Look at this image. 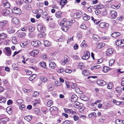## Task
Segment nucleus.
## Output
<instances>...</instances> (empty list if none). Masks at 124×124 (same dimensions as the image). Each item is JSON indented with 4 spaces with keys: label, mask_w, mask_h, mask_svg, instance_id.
Returning <instances> with one entry per match:
<instances>
[{
    "label": "nucleus",
    "mask_w": 124,
    "mask_h": 124,
    "mask_svg": "<svg viewBox=\"0 0 124 124\" xmlns=\"http://www.w3.org/2000/svg\"><path fill=\"white\" fill-rule=\"evenodd\" d=\"M47 15V12H44L42 14V16L43 18H45Z\"/></svg>",
    "instance_id": "nucleus-53"
},
{
    "label": "nucleus",
    "mask_w": 124,
    "mask_h": 124,
    "mask_svg": "<svg viewBox=\"0 0 124 124\" xmlns=\"http://www.w3.org/2000/svg\"><path fill=\"white\" fill-rule=\"evenodd\" d=\"M5 49L6 50L7 55L8 56H10L11 54L10 49L9 47H6Z\"/></svg>",
    "instance_id": "nucleus-12"
},
{
    "label": "nucleus",
    "mask_w": 124,
    "mask_h": 124,
    "mask_svg": "<svg viewBox=\"0 0 124 124\" xmlns=\"http://www.w3.org/2000/svg\"><path fill=\"white\" fill-rule=\"evenodd\" d=\"M74 105L75 108H79V111H81L80 110L81 109H82L81 110L82 111H83V107H81V106H83L82 103H80L78 101H76L74 103Z\"/></svg>",
    "instance_id": "nucleus-1"
},
{
    "label": "nucleus",
    "mask_w": 124,
    "mask_h": 124,
    "mask_svg": "<svg viewBox=\"0 0 124 124\" xmlns=\"http://www.w3.org/2000/svg\"><path fill=\"white\" fill-rule=\"evenodd\" d=\"M37 29L38 31L41 32H44L46 30L45 28L43 25L41 24H39L37 27Z\"/></svg>",
    "instance_id": "nucleus-2"
},
{
    "label": "nucleus",
    "mask_w": 124,
    "mask_h": 124,
    "mask_svg": "<svg viewBox=\"0 0 124 124\" xmlns=\"http://www.w3.org/2000/svg\"><path fill=\"white\" fill-rule=\"evenodd\" d=\"M3 3L4 7L6 8H8L10 7L9 3L7 1L5 2V3Z\"/></svg>",
    "instance_id": "nucleus-32"
},
{
    "label": "nucleus",
    "mask_w": 124,
    "mask_h": 124,
    "mask_svg": "<svg viewBox=\"0 0 124 124\" xmlns=\"http://www.w3.org/2000/svg\"><path fill=\"white\" fill-rule=\"evenodd\" d=\"M109 68L107 66H105L103 67V70L105 72H106L107 71L109 70Z\"/></svg>",
    "instance_id": "nucleus-45"
},
{
    "label": "nucleus",
    "mask_w": 124,
    "mask_h": 124,
    "mask_svg": "<svg viewBox=\"0 0 124 124\" xmlns=\"http://www.w3.org/2000/svg\"><path fill=\"white\" fill-rule=\"evenodd\" d=\"M28 27L29 31L30 32H33L34 30V28L31 26H28Z\"/></svg>",
    "instance_id": "nucleus-43"
},
{
    "label": "nucleus",
    "mask_w": 124,
    "mask_h": 124,
    "mask_svg": "<svg viewBox=\"0 0 124 124\" xmlns=\"http://www.w3.org/2000/svg\"><path fill=\"white\" fill-rule=\"evenodd\" d=\"M32 45L34 46H37L40 45L41 44L40 42L38 40L36 41H33L31 43Z\"/></svg>",
    "instance_id": "nucleus-8"
},
{
    "label": "nucleus",
    "mask_w": 124,
    "mask_h": 124,
    "mask_svg": "<svg viewBox=\"0 0 124 124\" xmlns=\"http://www.w3.org/2000/svg\"><path fill=\"white\" fill-rule=\"evenodd\" d=\"M25 71L26 72L27 74V75H30L32 73L29 70H25Z\"/></svg>",
    "instance_id": "nucleus-54"
},
{
    "label": "nucleus",
    "mask_w": 124,
    "mask_h": 124,
    "mask_svg": "<svg viewBox=\"0 0 124 124\" xmlns=\"http://www.w3.org/2000/svg\"><path fill=\"white\" fill-rule=\"evenodd\" d=\"M77 37L79 40H80L82 37L81 35L79 33H78L77 34Z\"/></svg>",
    "instance_id": "nucleus-55"
},
{
    "label": "nucleus",
    "mask_w": 124,
    "mask_h": 124,
    "mask_svg": "<svg viewBox=\"0 0 124 124\" xmlns=\"http://www.w3.org/2000/svg\"><path fill=\"white\" fill-rule=\"evenodd\" d=\"M28 29V26L24 27L22 28L21 30L22 31H26Z\"/></svg>",
    "instance_id": "nucleus-61"
},
{
    "label": "nucleus",
    "mask_w": 124,
    "mask_h": 124,
    "mask_svg": "<svg viewBox=\"0 0 124 124\" xmlns=\"http://www.w3.org/2000/svg\"><path fill=\"white\" fill-rule=\"evenodd\" d=\"M38 53V51L37 50H34L30 53V55L32 56H36Z\"/></svg>",
    "instance_id": "nucleus-10"
},
{
    "label": "nucleus",
    "mask_w": 124,
    "mask_h": 124,
    "mask_svg": "<svg viewBox=\"0 0 124 124\" xmlns=\"http://www.w3.org/2000/svg\"><path fill=\"white\" fill-rule=\"evenodd\" d=\"M7 23V21H3L0 22V26L1 27L5 26Z\"/></svg>",
    "instance_id": "nucleus-21"
},
{
    "label": "nucleus",
    "mask_w": 124,
    "mask_h": 124,
    "mask_svg": "<svg viewBox=\"0 0 124 124\" xmlns=\"http://www.w3.org/2000/svg\"><path fill=\"white\" fill-rule=\"evenodd\" d=\"M36 75L35 74H33L31 75L29 78V80L31 81L33 80L36 77Z\"/></svg>",
    "instance_id": "nucleus-42"
},
{
    "label": "nucleus",
    "mask_w": 124,
    "mask_h": 124,
    "mask_svg": "<svg viewBox=\"0 0 124 124\" xmlns=\"http://www.w3.org/2000/svg\"><path fill=\"white\" fill-rule=\"evenodd\" d=\"M66 19L64 18L61 22L60 24V26H63V25H66Z\"/></svg>",
    "instance_id": "nucleus-29"
},
{
    "label": "nucleus",
    "mask_w": 124,
    "mask_h": 124,
    "mask_svg": "<svg viewBox=\"0 0 124 124\" xmlns=\"http://www.w3.org/2000/svg\"><path fill=\"white\" fill-rule=\"evenodd\" d=\"M49 65L50 68L52 69H54L56 65L54 62H52L50 63Z\"/></svg>",
    "instance_id": "nucleus-23"
},
{
    "label": "nucleus",
    "mask_w": 124,
    "mask_h": 124,
    "mask_svg": "<svg viewBox=\"0 0 124 124\" xmlns=\"http://www.w3.org/2000/svg\"><path fill=\"white\" fill-rule=\"evenodd\" d=\"M70 123V121L68 120H66L64 122V124H69Z\"/></svg>",
    "instance_id": "nucleus-64"
},
{
    "label": "nucleus",
    "mask_w": 124,
    "mask_h": 124,
    "mask_svg": "<svg viewBox=\"0 0 124 124\" xmlns=\"http://www.w3.org/2000/svg\"><path fill=\"white\" fill-rule=\"evenodd\" d=\"M82 12L80 11L77 12L75 14H73V15L75 18H80L81 16Z\"/></svg>",
    "instance_id": "nucleus-6"
},
{
    "label": "nucleus",
    "mask_w": 124,
    "mask_h": 124,
    "mask_svg": "<svg viewBox=\"0 0 124 124\" xmlns=\"http://www.w3.org/2000/svg\"><path fill=\"white\" fill-rule=\"evenodd\" d=\"M65 72L66 73H70L71 72L72 70H70L67 69L65 70Z\"/></svg>",
    "instance_id": "nucleus-58"
},
{
    "label": "nucleus",
    "mask_w": 124,
    "mask_h": 124,
    "mask_svg": "<svg viewBox=\"0 0 124 124\" xmlns=\"http://www.w3.org/2000/svg\"><path fill=\"white\" fill-rule=\"evenodd\" d=\"M12 22L13 23L16 24H18L19 23V21L17 18L14 17L13 18L12 20Z\"/></svg>",
    "instance_id": "nucleus-15"
},
{
    "label": "nucleus",
    "mask_w": 124,
    "mask_h": 124,
    "mask_svg": "<svg viewBox=\"0 0 124 124\" xmlns=\"http://www.w3.org/2000/svg\"><path fill=\"white\" fill-rule=\"evenodd\" d=\"M9 10L6 9H3L2 11V13L3 15L4 16H6L8 14Z\"/></svg>",
    "instance_id": "nucleus-38"
},
{
    "label": "nucleus",
    "mask_w": 124,
    "mask_h": 124,
    "mask_svg": "<svg viewBox=\"0 0 124 124\" xmlns=\"http://www.w3.org/2000/svg\"><path fill=\"white\" fill-rule=\"evenodd\" d=\"M99 26L100 28H107L109 27V24L105 23H99Z\"/></svg>",
    "instance_id": "nucleus-7"
},
{
    "label": "nucleus",
    "mask_w": 124,
    "mask_h": 124,
    "mask_svg": "<svg viewBox=\"0 0 124 124\" xmlns=\"http://www.w3.org/2000/svg\"><path fill=\"white\" fill-rule=\"evenodd\" d=\"M20 45L21 47H25L27 45V43L26 42L21 43Z\"/></svg>",
    "instance_id": "nucleus-47"
},
{
    "label": "nucleus",
    "mask_w": 124,
    "mask_h": 124,
    "mask_svg": "<svg viewBox=\"0 0 124 124\" xmlns=\"http://www.w3.org/2000/svg\"><path fill=\"white\" fill-rule=\"evenodd\" d=\"M1 120L3 123L7 122L8 121V118H5L1 119Z\"/></svg>",
    "instance_id": "nucleus-52"
},
{
    "label": "nucleus",
    "mask_w": 124,
    "mask_h": 124,
    "mask_svg": "<svg viewBox=\"0 0 124 124\" xmlns=\"http://www.w3.org/2000/svg\"><path fill=\"white\" fill-rule=\"evenodd\" d=\"M12 12L13 13L18 14L21 13V10L17 7H15L12 10Z\"/></svg>",
    "instance_id": "nucleus-5"
},
{
    "label": "nucleus",
    "mask_w": 124,
    "mask_h": 124,
    "mask_svg": "<svg viewBox=\"0 0 124 124\" xmlns=\"http://www.w3.org/2000/svg\"><path fill=\"white\" fill-rule=\"evenodd\" d=\"M64 110L65 113H71L72 111V110L71 109L67 108H65Z\"/></svg>",
    "instance_id": "nucleus-39"
},
{
    "label": "nucleus",
    "mask_w": 124,
    "mask_h": 124,
    "mask_svg": "<svg viewBox=\"0 0 124 124\" xmlns=\"http://www.w3.org/2000/svg\"><path fill=\"white\" fill-rule=\"evenodd\" d=\"M26 34L24 32H20L18 33V35L20 38H22L25 36Z\"/></svg>",
    "instance_id": "nucleus-34"
},
{
    "label": "nucleus",
    "mask_w": 124,
    "mask_h": 124,
    "mask_svg": "<svg viewBox=\"0 0 124 124\" xmlns=\"http://www.w3.org/2000/svg\"><path fill=\"white\" fill-rule=\"evenodd\" d=\"M113 51V49L112 48L108 49L106 51V54L108 56H110L112 54Z\"/></svg>",
    "instance_id": "nucleus-11"
},
{
    "label": "nucleus",
    "mask_w": 124,
    "mask_h": 124,
    "mask_svg": "<svg viewBox=\"0 0 124 124\" xmlns=\"http://www.w3.org/2000/svg\"><path fill=\"white\" fill-rule=\"evenodd\" d=\"M44 44L45 46H48L51 45V43L48 40H46L44 41Z\"/></svg>",
    "instance_id": "nucleus-27"
},
{
    "label": "nucleus",
    "mask_w": 124,
    "mask_h": 124,
    "mask_svg": "<svg viewBox=\"0 0 124 124\" xmlns=\"http://www.w3.org/2000/svg\"><path fill=\"white\" fill-rule=\"evenodd\" d=\"M45 36V35H44V34H39L38 35V36L40 38H41L42 37H44Z\"/></svg>",
    "instance_id": "nucleus-63"
},
{
    "label": "nucleus",
    "mask_w": 124,
    "mask_h": 124,
    "mask_svg": "<svg viewBox=\"0 0 124 124\" xmlns=\"http://www.w3.org/2000/svg\"><path fill=\"white\" fill-rule=\"evenodd\" d=\"M53 101L51 100H49L47 102V106L48 107H50L51 105H53Z\"/></svg>",
    "instance_id": "nucleus-41"
},
{
    "label": "nucleus",
    "mask_w": 124,
    "mask_h": 124,
    "mask_svg": "<svg viewBox=\"0 0 124 124\" xmlns=\"http://www.w3.org/2000/svg\"><path fill=\"white\" fill-rule=\"evenodd\" d=\"M85 54L82 56V58L84 60L88 59L90 57V53L88 51H85L84 52Z\"/></svg>",
    "instance_id": "nucleus-3"
},
{
    "label": "nucleus",
    "mask_w": 124,
    "mask_h": 124,
    "mask_svg": "<svg viewBox=\"0 0 124 124\" xmlns=\"http://www.w3.org/2000/svg\"><path fill=\"white\" fill-rule=\"evenodd\" d=\"M6 99L5 98L0 97V102L4 103L6 101Z\"/></svg>",
    "instance_id": "nucleus-49"
},
{
    "label": "nucleus",
    "mask_w": 124,
    "mask_h": 124,
    "mask_svg": "<svg viewBox=\"0 0 124 124\" xmlns=\"http://www.w3.org/2000/svg\"><path fill=\"white\" fill-rule=\"evenodd\" d=\"M115 62V60L114 59H112L110 60L109 61V66H111L114 64Z\"/></svg>",
    "instance_id": "nucleus-50"
},
{
    "label": "nucleus",
    "mask_w": 124,
    "mask_h": 124,
    "mask_svg": "<svg viewBox=\"0 0 124 124\" xmlns=\"http://www.w3.org/2000/svg\"><path fill=\"white\" fill-rule=\"evenodd\" d=\"M113 86V83H110L108 85L107 88L109 89H111Z\"/></svg>",
    "instance_id": "nucleus-48"
},
{
    "label": "nucleus",
    "mask_w": 124,
    "mask_h": 124,
    "mask_svg": "<svg viewBox=\"0 0 124 124\" xmlns=\"http://www.w3.org/2000/svg\"><path fill=\"white\" fill-rule=\"evenodd\" d=\"M40 80L44 83H45L47 81V78L45 77H40Z\"/></svg>",
    "instance_id": "nucleus-28"
},
{
    "label": "nucleus",
    "mask_w": 124,
    "mask_h": 124,
    "mask_svg": "<svg viewBox=\"0 0 124 124\" xmlns=\"http://www.w3.org/2000/svg\"><path fill=\"white\" fill-rule=\"evenodd\" d=\"M48 89L50 91H52L54 90V86L53 84H49L48 86Z\"/></svg>",
    "instance_id": "nucleus-22"
},
{
    "label": "nucleus",
    "mask_w": 124,
    "mask_h": 124,
    "mask_svg": "<svg viewBox=\"0 0 124 124\" xmlns=\"http://www.w3.org/2000/svg\"><path fill=\"white\" fill-rule=\"evenodd\" d=\"M95 14L97 15H98L100 14L101 13L100 11L99 10H96L95 11Z\"/></svg>",
    "instance_id": "nucleus-60"
},
{
    "label": "nucleus",
    "mask_w": 124,
    "mask_h": 124,
    "mask_svg": "<svg viewBox=\"0 0 124 124\" xmlns=\"http://www.w3.org/2000/svg\"><path fill=\"white\" fill-rule=\"evenodd\" d=\"M115 89L116 92L118 93H120L122 91V88L120 87H117L115 88Z\"/></svg>",
    "instance_id": "nucleus-20"
},
{
    "label": "nucleus",
    "mask_w": 124,
    "mask_h": 124,
    "mask_svg": "<svg viewBox=\"0 0 124 124\" xmlns=\"http://www.w3.org/2000/svg\"><path fill=\"white\" fill-rule=\"evenodd\" d=\"M7 111L8 113L9 114H11L12 113L11 108L10 107H8L7 108Z\"/></svg>",
    "instance_id": "nucleus-51"
},
{
    "label": "nucleus",
    "mask_w": 124,
    "mask_h": 124,
    "mask_svg": "<svg viewBox=\"0 0 124 124\" xmlns=\"http://www.w3.org/2000/svg\"><path fill=\"white\" fill-rule=\"evenodd\" d=\"M120 35V33L119 32H115L112 33L111 35L112 37H116Z\"/></svg>",
    "instance_id": "nucleus-17"
},
{
    "label": "nucleus",
    "mask_w": 124,
    "mask_h": 124,
    "mask_svg": "<svg viewBox=\"0 0 124 124\" xmlns=\"http://www.w3.org/2000/svg\"><path fill=\"white\" fill-rule=\"evenodd\" d=\"M17 103H18L19 106L21 105L22 104H23V100L20 99L17 100L16 101Z\"/></svg>",
    "instance_id": "nucleus-40"
},
{
    "label": "nucleus",
    "mask_w": 124,
    "mask_h": 124,
    "mask_svg": "<svg viewBox=\"0 0 124 124\" xmlns=\"http://www.w3.org/2000/svg\"><path fill=\"white\" fill-rule=\"evenodd\" d=\"M81 98L82 100L85 101H86L88 99V98L86 96L83 95L81 96Z\"/></svg>",
    "instance_id": "nucleus-31"
},
{
    "label": "nucleus",
    "mask_w": 124,
    "mask_h": 124,
    "mask_svg": "<svg viewBox=\"0 0 124 124\" xmlns=\"http://www.w3.org/2000/svg\"><path fill=\"white\" fill-rule=\"evenodd\" d=\"M40 65L41 67L44 68L46 66V64L45 62H41L40 63Z\"/></svg>",
    "instance_id": "nucleus-46"
},
{
    "label": "nucleus",
    "mask_w": 124,
    "mask_h": 124,
    "mask_svg": "<svg viewBox=\"0 0 124 124\" xmlns=\"http://www.w3.org/2000/svg\"><path fill=\"white\" fill-rule=\"evenodd\" d=\"M75 91L76 93H78L81 94L82 93V92L80 91L78 87H77L76 88Z\"/></svg>",
    "instance_id": "nucleus-44"
},
{
    "label": "nucleus",
    "mask_w": 124,
    "mask_h": 124,
    "mask_svg": "<svg viewBox=\"0 0 124 124\" xmlns=\"http://www.w3.org/2000/svg\"><path fill=\"white\" fill-rule=\"evenodd\" d=\"M97 84L100 85L102 86L106 84L105 82L102 80H98L97 82Z\"/></svg>",
    "instance_id": "nucleus-13"
},
{
    "label": "nucleus",
    "mask_w": 124,
    "mask_h": 124,
    "mask_svg": "<svg viewBox=\"0 0 124 124\" xmlns=\"http://www.w3.org/2000/svg\"><path fill=\"white\" fill-rule=\"evenodd\" d=\"M73 37H72L71 38H68L67 41V43H69V42H70L71 41H73Z\"/></svg>",
    "instance_id": "nucleus-59"
},
{
    "label": "nucleus",
    "mask_w": 124,
    "mask_h": 124,
    "mask_svg": "<svg viewBox=\"0 0 124 124\" xmlns=\"http://www.w3.org/2000/svg\"><path fill=\"white\" fill-rule=\"evenodd\" d=\"M116 44L119 46L122 47L124 45V41L120 40H117L116 42Z\"/></svg>",
    "instance_id": "nucleus-4"
},
{
    "label": "nucleus",
    "mask_w": 124,
    "mask_h": 124,
    "mask_svg": "<svg viewBox=\"0 0 124 124\" xmlns=\"http://www.w3.org/2000/svg\"><path fill=\"white\" fill-rule=\"evenodd\" d=\"M90 16L86 14H84L83 17V19L85 21H87L90 19Z\"/></svg>",
    "instance_id": "nucleus-24"
},
{
    "label": "nucleus",
    "mask_w": 124,
    "mask_h": 124,
    "mask_svg": "<svg viewBox=\"0 0 124 124\" xmlns=\"http://www.w3.org/2000/svg\"><path fill=\"white\" fill-rule=\"evenodd\" d=\"M78 97V96L75 95H72L71 97V100L73 102H74L77 100Z\"/></svg>",
    "instance_id": "nucleus-16"
},
{
    "label": "nucleus",
    "mask_w": 124,
    "mask_h": 124,
    "mask_svg": "<svg viewBox=\"0 0 124 124\" xmlns=\"http://www.w3.org/2000/svg\"><path fill=\"white\" fill-rule=\"evenodd\" d=\"M105 46V44L103 42H101L99 43L97 46V48L98 49H101L104 47Z\"/></svg>",
    "instance_id": "nucleus-14"
},
{
    "label": "nucleus",
    "mask_w": 124,
    "mask_h": 124,
    "mask_svg": "<svg viewBox=\"0 0 124 124\" xmlns=\"http://www.w3.org/2000/svg\"><path fill=\"white\" fill-rule=\"evenodd\" d=\"M71 21H72V22L70 21H69L68 22H67L66 23V25L69 27H70L72 23H74V20H72Z\"/></svg>",
    "instance_id": "nucleus-33"
},
{
    "label": "nucleus",
    "mask_w": 124,
    "mask_h": 124,
    "mask_svg": "<svg viewBox=\"0 0 124 124\" xmlns=\"http://www.w3.org/2000/svg\"><path fill=\"white\" fill-rule=\"evenodd\" d=\"M56 16L57 17L60 18L62 17V12L60 11L56 13Z\"/></svg>",
    "instance_id": "nucleus-37"
},
{
    "label": "nucleus",
    "mask_w": 124,
    "mask_h": 124,
    "mask_svg": "<svg viewBox=\"0 0 124 124\" xmlns=\"http://www.w3.org/2000/svg\"><path fill=\"white\" fill-rule=\"evenodd\" d=\"M82 74L83 75L86 76H88L90 74L89 71L86 70H85L83 71L82 72Z\"/></svg>",
    "instance_id": "nucleus-26"
},
{
    "label": "nucleus",
    "mask_w": 124,
    "mask_h": 124,
    "mask_svg": "<svg viewBox=\"0 0 124 124\" xmlns=\"http://www.w3.org/2000/svg\"><path fill=\"white\" fill-rule=\"evenodd\" d=\"M88 116L90 118H92L93 117H95L96 116V114L95 112L92 113L89 115Z\"/></svg>",
    "instance_id": "nucleus-35"
},
{
    "label": "nucleus",
    "mask_w": 124,
    "mask_h": 124,
    "mask_svg": "<svg viewBox=\"0 0 124 124\" xmlns=\"http://www.w3.org/2000/svg\"><path fill=\"white\" fill-rule=\"evenodd\" d=\"M32 117H33V116H25L24 117V119L27 121H29L31 120L32 118Z\"/></svg>",
    "instance_id": "nucleus-36"
},
{
    "label": "nucleus",
    "mask_w": 124,
    "mask_h": 124,
    "mask_svg": "<svg viewBox=\"0 0 124 124\" xmlns=\"http://www.w3.org/2000/svg\"><path fill=\"white\" fill-rule=\"evenodd\" d=\"M103 108L105 109H107L110 108V106L108 107L106 105H105L103 106Z\"/></svg>",
    "instance_id": "nucleus-56"
},
{
    "label": "nucleus",
    "mask_w": 124,
    "mask_h": 124,
    "mask_svg": "<svg viewBox=\"0 0 124 124\" xmlns=\"http://www.w3.org/2000/svg\"><path fill=\"white\" fill-rule=\"evenodd\" d=\"M111 18L114 19L116 18L117 16V13L114 10L111 11L110 13Z\"/></svg>",
    "instance_id": "nucleus-9"
},
{
    "label": "nucleus",
    "mask_w": 124,
    "mask_h": 124,
    "mask_svg": "<svg viewBox=\"0 0 124 124\" xmlns=\"http://www.w3.org/2000/svg\"><path fill=\"white\" fill-rule=\"evenodd\" d=\"M116 122L117 124H123L124 123V120L117 119L116 120Z\"/></svg>",
    "instance_id": "nucleus-18"
},
{
    "label": "nucleus",
    "mask_w": 124,
    "mask_h": 124,
    "mask_svg": "<svg viewBox=\"0 0 124 124\" xmlns=\"http://www.w3.org/2000/svg\"><path fill=\"white\" fill-rule=\"evenodd\" d=\"M62 26V27L61 28L62 30L65 32L67 30L69 29V28L70 27L67 26L66 25Z\"/></svg>",
    "instance_id": "nucleus-30"
},
{
    "label": "nucleus",
    "mask_w": 124,
    "mask_h": 124,
    "mask_svg": "<svg viewBox=\"0 0 124 124\" xmlns=\"http://www.w3.org/2000/svg\"><path fill=\"white\" fill-rule=\"evenodd\" d=\"M7 31L10 33H12L15 32V30L12 28H8L7 29Z\"/></svg>",
    "instance_id": "nucleus-19"
},
{
    "label": "nucleus",
    "mask_w": 124,
    "mask_h": 124,
    "mask_svg": "<svg viewBox=\"0 0 124 124\" xmlns=\"http://www.w3.org/2000/svg\"><path fill=\"white\" fill-rule=\"evenodd\" d=\"M73 118L75 121H77L78 119V117L76 115H74L73 116Z\"/></svg>",
    "instance_id": "nucleus-62"
},
{
    "label": "nucleus",
    "mask_w": 124,
    "mask_h": 124,
    "mask_svg": "<svg viewBox=\"0 0 124 124\" xmlns=\"http://www.w3.org/2000/svg\"><path fill=\"white\" fill-rule=\"evenodd\" d=\"M58 108L55 106H53L51 107L50 108V112H54L58 110Z\"/></svg>",
    "instance_id": "nucleus-25"
},
{
    "label": "nucleus",
    "mask_w": 124,
    "mask_h": 124,
    "mask_svg": "<svg viewBox=\"0 0 124 124\" xmlns=\"http://www.w3.org/2000/svg\"><path fill=\"white\" fill-rule=\"evenodd\" d=\"M39 94V92H38L36 91V92H34V93L33 94V96H34V97H35L38 96Z\"/></svg>",
    "instance_id": "nucleus-57"
}]
</instances>
